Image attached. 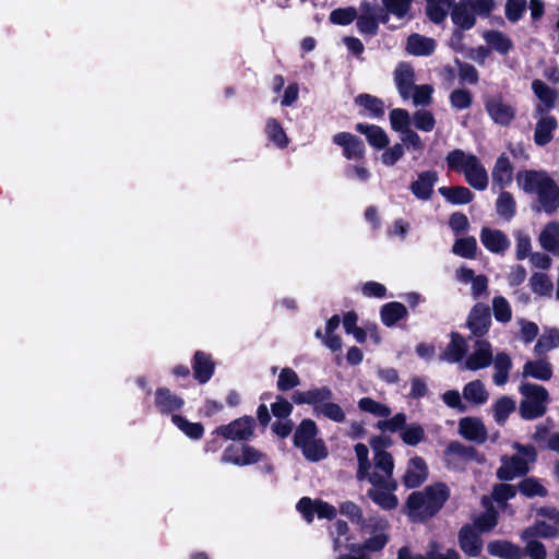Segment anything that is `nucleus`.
<instances>
[{
	"label": "nucleus",
	"mask_w": 559,
	"mask_h": 559,
	"mask_svg": "<svg viewBox=\"0 0 559 559\" xmlns=\"http://www.w3.org/2000/svg\"><path fill=\"white\" fill-rule=\"evenodd\" d=\"M450 336L451 341L447 345L440 358L449 362H459L466 355L467 344L465 338L457 332H452Z\"/></svg>",
	"instance_id": "nucleus-32"
},
{
	"label": "nucleus",
	"mask_w": 559,
	"mask_h": 559,
	"mask_svg": "<svg viewBox=\"0 0 559 559\" xmlns=\"http://www.w3.org/2000/svg\"><path fill=\"white\" fill-rule=\"evenodd\" d=\"M457 543L460 549L471 558L480 556L484 547V540L480 533L471 524H464L457 533Z\"/></svg>",
	"instance_id": "nucleus-7"
},
{
	"label": "nucleus",
	"mask_w": 559,
	"mask_h": 559,
	"mask_svg": "<svg viewBox=\"0 0 559 559\" xmlns=\"http://www.w3.org/2000/svg\"><path fill=\"white\" fill-rule=\"evenodd\" d=\"M355 104L362 107L368 112V116L372 118H382L384 116V103L377 96L367 93L359 94L355 98Z\"/></svg>",
	"instance_id": "nucleus-39"
},
{
	"label": "nucleus",
	"mask_w": 559,
	"mask_h": 559,
	"mask_svg": "<svg viewBox=\"0 0 559 559\" xmlns=\"http://www.w3.org/2000/svg\"><path fill=\"white\" fill-rule=\"evenodd\" d=\"M407 51L414 56H430L436 49V41L432 38L412 34L407 38Z\"/></svg>",
	"instance_id": "nucleus-36"
},
{
	"label": "nucleus",
	"mask_w": 559,
	"mask_h": 559,
	"mask_svg": "<svg viewBox=\"0 0 559 559\" xmlns=\"http://www.w3.org/2000/svg\"><path fill=\"white\" fill-rule=\"evenodd\" d=\"M360 10V15L356 17L357 29L360 34L374 36L378 33L377 7L362 1Z\"/></svg>",
	"instance_id": "nucleus-20"
},
{
	"label": "nucleus",
	"mask_w": 559,
	"mask_h": 559,
	"mask_svg": "<svg viewBox=\"0 0 559 559\" xmlns=\"http://www.w3.org/2000/svg\"><path fill=\"white\" fill-rule=\"evenodd\" d=\"M459 431L463 438L477 443L487 440V429L483 421L476 417H465L459 423Z\"/></svg>",
	"instance_id": "nucleus-23"
},
{
	"label": "nucleus",
	"mask_w": 559,
	"mask_h": 559,
	"mask_svg": "<svg viewBox=\"0 0 559 559\" xmlns=\"http://www.w3.org/2000/svg\"><path fill=\"white\" fill-rule=\"evenodd\" d=\"M355 130L360 134L366 135L369 145L374 147L376 150H383L390 143L386 132L377 124L358 122L355 126Z\"/></svg>",
	"instance_id": "nucleus-26"
},
{
	"label": "nucleus",
	"mask_w": 559,
	"mask_h": 559,
	"mask_svg": "<svg viewBox=\"0 0 559 559\" xmlns=\"http://www.w3.org/2000/svg\"><path fill=\"white\" fill-rule=\"evenodd\" d=\"M394 82L400 96L408 99L415 87V71L407 62H400L394 70Z\"/></svg>",
	"instance_id": "nucleus-17"
},
{
	"label": "nucleus",
	"mask_w": 559,
	"mask_h": 559,
	"mask_svg": "<svg viewBox=\"0 0 559 559\" xmlns=\"http://www.w3.org/2000/svg\"><path fill=\"white\" fill-rule=\"evenodd\" d=\"M437 181L438 173L426 170L418 175L417 179L411 183L409 189L417 199L427 201L431 198Z\"/></svg>",
	"instance_id": "nucleus-21"
},
{
	"label": "nucleus",
	"mask_w": 559,
	"mask_h": 559,
	"mask_svg": "<svg viewBox=\"0 0 559 559\" xmlns=\"http://www.w3.org/2000/svg\"><path fill=\"white\" fill-rule=\"evenodd\" d=\"M492 362L491 345L486 340H477L475 350L466 358L465 366L468 370L476 371L487 368Z\"/></svg>",
	"instance_id": "nucleus-16"
},
{
	"label": "nucleus",
	"mask_w": 559,
	"mask_h": 559,
	"mask_svg": "<svg viewBox=\"0 0 559 559\" xmlns=\"http://www.w3.org/2000/svg\"><path fill=\"white\" fill-rule=\"evenodd\" d=\"M332 141L335 145L343 148V156L348 160L365 159L366 146L364 141L350 132H338L333 135Z\"/></svg>",
	"instance_id": "nucleus-6"
},
{
	"label": "nucleus",
	"mask_w": 559,
	"mask_h": 559,
	"mask_svg": "<svg viewBox=\"0 0 559 559\" xmlns=\"http://www.w3.org/2000/svg\"><path fill=\"white\" fill-rule=\"evenodd\" d=\"M193 378L198 383H207L215 372V362L212 355L203 350H197L191 360Z\"/></svg>",
	"instance_id": "nucleus-12"
},
{
	"label": "nucleus",
	"mask_w": 559,
	"mask_h": 559,
	"mask_svg": "<svg viewBox=\"0 0 559 559\" xmlns=\"http://www.w3.org/2000/svg\"><path fill=\"white\" fill-rule=\"evenodd\" d=\"M408 310L405 305L399 301L384 304L380 309V319L386 328L394 326L399 321L406 319Z\"/></svg>",
	"instance_id": "nucleus-31"
},
{
	"label": "nucleus",
	"mask_w": 559,
	"mask_h": 559,
	"mask_svg": "<svg viewBox=\"0 0 559 559\" xmlns=\"http://www.w3.org/2000/svg\"><path fill=\"white\" fill-rule=\"evenodd\" d=\"M154 405L159 414L169 415L179 412L185 406V400L173 393L166 386H159L154 393Z\"/></svg>",
	"instance_id": "nucleus-9"
},
{
	"label": "nucleus",
	"mask_w": 559,
	"mask_h": 559,
	"mask_svg": "<svg viewBox=\"0 0 559 559\" xmlns=\"http://www.w3.org/2000/svg\"><path fill=\"white\" fill-rule=\"evenodd\" d=\"M402 441L411 447H415L425 439V430L419 424L405 426L401 432Z\"/></svg>",
	"instance_id": "nucleus-63"
},
{
	"label": "nucleus",
	"mask_w": 559,
	"mask_h": 559,
	"mask_svg": "<svg viewBox=\"0 0 559 559\" xmlns=\"http://www.w3.org/2000/svg\"><path fill=\"white\" fill-rule=\"evenodd\" d=\"M540 246L548 252L559 255V223L550 222L546 224L539 235Z\"/></svg>",
	"instance_id": "nucleus-35"
},
{
	"label": "nucleus",
	"mask_w": 559,
	"mask_h": 559,
	"mask_svg": "<svg viewBox=\"0 0 559 559\" xmlns=\"http://www.w3.org/2000/svg\"><path fill=\"white\" fill-rule=\"evenodd\" d=\"M536 194L540 207H533L535 211L544 210L549 215L557 212L559 207V187L552 178L545 186L540 187Z\"/></svg>",
	"instance_id": "nucleus-15"
},
{
	"label": "nucleus",
	"mask_w": 559,
	"mask_h": 559,
	"mask_svg": "<svg viewBox=\"0 0 559 559\" xmlns=\"http://www.w3.org/2000/svg\"><path fill=\"white\" fill-rule=\"evenodd\" d=\"M485 109L496 123L503 127L509 126L515 118V109L503 103L500 96L489 98L485 103Z\"/></svg>",
	"instance_id": "nucleus-11"
},
{
	"label": "nucleus",
	"mask_w": 559,
	"mask_h": 559,
	"mask_svg": "<svg viewBox=\"0 0 559 559\" xmlns=\"http://www.w3.org/2000/svg\"><path fill=\"white\" fill-rule=\"evenodd\" d=\"M496 211L498 215L507 221L513 218L516 214V202L511 192L501 191L496 200Z\"/></svg>",
	"instance_id": "nucleus-46"
},
{
	"label": "nucleus",
	"mask_w": 559,
	"mask_h": 559,
	"mask_svg": "<svg viewBox=\"0 0 559 559\" xmlns=\"http://www.w3.org/2000/svg\"><path fill=\"white\" fill-rule=\"evenodd\" d=\"M265 133L269 140L272 141L277 147H287L289 140L277 119L269 118L266 120Z\"/></svg>",
	"instance_id": "nucleus-48"
},
{
	"label": "nucleus",
	"mask_w": 559,
	"mask_h": 559,
	"mask_svg": "<svg viewBox=\"0 0 559 559\" xmlns=\"http://www.w3.org/2000/svg\"><path fill=\"white\" fill-rule=\"evenodd\" d=\"M320 430L311 418L302 419L296 427L293 436V444L297 449L305 448L308 443L318 438Z\"/></svg>",
	"instance_id": "nucleus-27"
},
{
	"label": "nucleus",
	"mask_w": 559,
	"mask_h": 559,
	"mask_svg": "<svg viewBox=\"0 0 559 559\" xmlns=\"http://www.w3.org/2000/svg\"><path fill=\"white\" fill-rule=\"evenodd\" d=\"M492 311L498 322L507 323L512 318L511 306L503 296H496L492 299Z\"/></svg>",
	"instance_id": "nucleus-60"
},
{
	"label": "nucleus",
	"mask_w": 559,
	"mask_h": 559,
	"mask_svg": "<svg viewBox=\"0 0 559 559\" xmlns=\"http://www.w3.org/2000/svg\"><path fill=\"white\" fill-rule=\"evenodd\" d=\"M466 326L473 336L478 338L484 337L491 326L489 306L484 302L475 304L468 313Z\"/></svg>",
	"instance_id": "nucleus-5"
},
{
	"label": "nucleus",
	"mask_w": 559,
	"mask_h": 559,
	"mask_svg": "<svg viewBox=\"0 0 559 559\" xmlns=\"http://www.w3.org/2000/svg\"><path fill=\"white\" fill-rule=\"evenodd\" d=\"M454 0H426V15L435 24H441Z\"/></svg>",
	"instance_id": "nucleus-38"
},
{
	"label": "nucleus",
	"mask_w": 559,
	"mask_h": 559,
	"mask_svg": "<svg viewBox=\"0 0 559 559\" xmlns=\"http://www.w3.org/2000/svg\"><path fill=\"white\" fill-rule=\"evenodd\" d=\"M463 397L475 405H483L488 400V392L480 380H474L463 388Z\"/></svg>",
	"instance_id": "nucleus-44"
},
{
	"label": "nucleus",
	"mask_w": 559,
	"mask_h": 559,
	"mask_svg": "<svg viewBox=\"0 0 559 559\" xmlns=\"http://www.w3.org/2000/svg\"><path fill=\"white\" fill-rule=\"evenodd\" d=\"M452 251L454 254L464 259H474L477 251V241L473 236L459 238L455 240Z\"/></svg>",
	"instance_id": "nucleus-52"
},
{
	"label": "nucleus",
	"mask_w": 559,
	"mask_h": 559,
	"mask_svg": "<svg viewBox=\"0 0 559 559\" xmlns=\"http://www.w3.org/2000/svg\"><path fill=\"white\" fill-rule=\"evenodd\" d=\"M304 457L309 462H320L329 456V450L323 439L317 438L301 448Z\"/></svg>",
	"instance_id": "nucleus-47"
},
{
	"label": "nucleus",
	"mask_w": 559,
	"mask_h": 559,
	"mask_svg": "<svg viewBox=\"0 0 559 559\" xmlns=\"http://www.w3.org/2000/svg\"><path fill=\"white\" fill-rule=\"evenodd\" d=\"M519 391L523 395L519 406L522 419L534 420L546 414L550 396L545 386L525 382L520 385Z\"/></svg>",
	"instance_id": "nucleus-3"
},
{
	"label": "nucleus",
	"mask_w": 559,
	"mask_h": 559,
	"mask_svg": "<svg viewBox=\"0 0 559 559\" xmlns=\"http://www.w3.org/2000/svg\"><path fill=\"white\" fill-rule=\"evenodd\" d=\"M480 241L488 251L496 254H503L510 247V240L502 230L487 226L480 230Z\"/></svg>",
	"instance_id": "nucleus-14"
},
{
	"label": "nucleus",
	"mask_w": 559,
	"mask_h": 559,
	"mask_svg": "<svg viewBox=\"0 0 559 559\" xmlns=\"http://www.w3.org/2000/svg\"><path fill=\"white\" fill-rule=\"evenodd\" d=\"M449 100L454 109L464 110L472 106L473 94L466 88H456L451 92Z\"/></svg>",
	"instance_id": "nucleus-61"
},
{
	"label": "nucleus",
	"mask_w": 559,
	"mask_h": 559,
	"mask_svg": "<svg viewBox=\"0 0 559 559\" xmlns=\"http://www.w3.org/2000/svg\"><path fill=\"white\" fill-rule=\"evenodd\" d=\"M530 468L525 459L520 455L503 457L501 466L497 469V477L503 481L513 480L515 477L525 476Z\"/></svg>",
	"instance_id": "nucleus-13"
},
{
	"label": "nucleus",
	"mask_w": 559,
	"mask_h": 559,
	"mask_svg": "<svg viewBox=\"0 0 559 559\" xmlns=\"http://www.w3.org/2000/svg\"><path fill=\"white\" fill-rule=\"evenodd\" d=\"M438 191L453 205L468 204L474 199V193L464 186L441 187Z\"/></svg>",
	"instance_id": "nucleus-33"
},
{
	"label": "nucleus",
	"mask_w": 559,
	"mask_h": 559,
	"mask_svg": "<svg viewBox=\"0 0 559 559\" xmlns=\"http://www.w3.org/2000/svg\"><path fill=\"white\" fill-rule=\"evenodd\" d=\"M513 165L509 157L502 153L495 163L491 171L492 188L498 187L500 190L509 187L513 181Z\"/></svg>",
	"instance_id": "nucleus-18"
},
{
	"label": "nucleus",
	"mask_w": 559,
	"mask_h": 559,
	"mask_svg": "<svg viewBox=\"0 0 559 559\" xmlns=\"http://www.w3.org/2000/svg\"><path fill=\"white\" fill-rule=\"evenodd\" d=\"M171 421L191 440H200L204 436V426L201 423H191L179 414H173Z\"/></svg>",
	"instance_id": "nucleus-40"
},
{
	"label": "nucleus",
	"mask_w": 559,
	"mask_h": 559,
	"mask_svg": "<svg viewBox=\"0 0 559 559\" xmlns=\"http://www.w3.org/2000/svg\"><path fill=\"white\" fill-rule=\"evenodd\" d=\"M558 346L559 331L557 329H550L537 340L534 349L537 354H543Z\"/></svg>",
	"instance_id": "nucleus-58"
},
{
	"label": "nucleus",
	"mask_w": 559,
	"mask_h": 559,
	"mask_svg": "<svg viewBox=\"0 0 559 559\" xmlns=\"http://www.w3.org/2000/svg\"><path fill=\"white\" fill-rule=\"evenodd\" d=\"M341 318L338 314L332 316L325 324V333L323 334L321 329H318L314 336L323 343L332 352H338L342 348V338L335 334V330L340 326Z\"/></svg>",
	"instance_id": "nucleus-24"
},
{
	"label": "nucleus",
	"mask_w": 559,
	"mask_h": 559,
	"mask_svg": "<svg viewBox=\"0 0 559 559\" xmlns=\"http://www.w3.org/2000/svg\"><path fill=\"white\" fill-rule=\"evenodd\" d=\"M450 11L451 20L457 28L468 31L475 26L476 15L467 0L454 1Z\"/></svg>",
	"instance_id": "nucleus-22"
},
{
	"label": "nucleus",
	"mask_w": 559,
	"mask_h": 559,
	"mask_svg": "<svg viewBox=\"0 0 559 559\" xmlns=\"http://www.w3.org/2000/svg\"><path fill=\"white\" fill-rule=\"evenodd\" d=\"M512 367L511 358L506 353H498L495 358L493 382L496 385H504L509 378V371Z\"/></svg>",
	"instance_id": "nucleus-49"
},
{
	"label": "nucleus",
	"mask_w": 559,
	"mask_h": 559,
	"mask_svg": "<svg viewBox=\"0 0 559 559\" xmlns=\"http://www.w3.org/2000/svg\"><path fill=\"white\" fill-rule=\"evenodd\" d=\"M255 426V419L252 416L245 415L228 424L219 425L212 435L225 440L247 442L254 436Z\"/></svg>",
	"instance_id": "nucleus-4"
},
{
	"label": "nucleus",
	"mask_w": 559,
	"mask_h": 559,
	"mask_svg": "<svg viewBox=\"0 0 559 559\" xmlns=\"http://www.w3.org/2000/svg\"><path fill=\"white\" fill-rule=\"evenodd\" d=\"M300 384V378L297 372L289 368H283L278 374L276 386L280 392H287Z\"/></svg>",
	"instance_id": "nucleus-54"
},
{
	"label": "nucleus",
	"mask_w": 559,
	"mask_h": 559,
	"mask_svg": "<svg viewBox=\"0 0 559 559\" xmlns=\"http://www.w3.org/2000/svg\"><path fill=\"white\" fill-rule=\"evenodd\" d=\"M530 284L532 290L539 296L550 294L554 287L547 274L542 272L534 273L530 278Z\"/></svg>",
	"instance_id": "nucleus-62"
},
{
	"label": "nucleus",
	"mask_w": 559,
	"mask_h": 559,
	"mask_svg": "<svg viewBox=\"0 0 559 559\" xmlns=\"http://www.w3.org/2000/svg\"><path fill=\"white\" fill-rule=\"evenodd\" d=\"M487 550L490 556L501 559H522L523 550L520 546L509 540H492L487 545Z\"/></svg>",
	"instance_id": "nucleus-30"
},
{
	"label": "nucleus",
	"mask_w": 559,
	"mask_h": 559,
	"mask_svg": "<svg viewBox=\"0 0 559 559\" xmlns=\"http://www.w3.org/2000/svg\"><path fill=\"white\" fill-rule=\"evenodd\" d=\"M390 124L393 131L404 133L409 129L411 117L406 109L395 108L389 115Z\"/></svg>",
	"instance_id": "nucleus-56"
},
{
	"label": "nucleus",
	"mask_w": 559,
	"mask_h": 559,
	"mask_svg": "<svg viewBox=\"0 0 559 559\" xmlns=\"http://www.w3.org/2000/svg\"><path fill=\"white\" fill-rule=\"evenodd\" d=\"M549 179L551 177L547 173L533 169L519 170L516 174V182L525 193H536Z\"/></svg>",
	"instance_id": "nucleus-19"
},
{
	"label": "nucleus",
	"mask_w": 559,
	"mask_h": 559,
	"mask_svg": "<svg viewBox=\"0 0 559 559\" xmlns=\"http://www.w3.org/2000/svg\"><path fill=\"white\" fill-rule=\"evenodd\" d=\"M559 537V524L547 523L543 520H536L535 523L528 527H526L522 534V540H527L530 538H544V539H555Z\"/></svg>",
	"instance_id": "nucleus-25"
},
{
	"label": "nucleus",
	"mask_w": 559,
	"mask_h": 559,
	"mask_svg": "<svg viewBox=\"0 0 559 559\" xmlns=\"http://www.w3.org/2000/svg\"><path fill=\"white\" fill-rule=\"evenodd\" d=\"M543 117L536 122L534 130V142L538 146H545L554 139V132L558 128L556 117L550 115H542Z\"/></svg>",
	"instance_id": "nucleus-28"
},
{
	"label": "nucleus",
	"mask_w": 559,
	"mask_h": 559,
	"mask_svg": "<svg viewBox=\"0 0 559 559\" xmlns=\"http://www.w3.org/2000/svg\"><path fill=\"white\" fill-rule=\"evenodd\" d=\"M358 408L361 412L372 414L374 416L386 418L391 414V408L371 397H361L358 401Z\"/></svg>",
	"instance_id": "nucleus-55"
},
{
	"label": "nucleus",
	"mask_w": 559,
	"mask_h": 559,
	"mask_svg": "<svg viewBox=\"0 0 559 559\" xmlns=\"http://www.w3.org/2000/svg\"><path fill=\"white\" fill-rule=\"evenodd\" d=\"M392 490L374 489L370 488L367 491V497L370 498L381 509L391 511L394 510L399 504L397 497L391 492Z\"/></svg>",
	"instance_id": "nucleus-45"
},
{
	"label": "nucleus",
	"mask_w": 559,
	"mask_h": 559,
	"mask_svg": "<svg viewBox=\"0 0 559 559\" xmlns=\"http://www.w3.org/2000/svg\"><path fill=\"white\" fill-rule=\"evenodd\" d=\"M493 418L499 426H503L509 416L516 409L515 401L510 396L499 397L492 405Z\"/></svg>",
	"instance_id": "nucleus-42"
},
{
	"label": "nucleus",
	"mask_w": 559,
	"mask_h": 559,
	"mask_svg": "<svg viewBox=\"0 0 559 559\" xmlns=\"http://www.w3.org/2000/svg\"><path fill=\"white\" fill-rule=\"evenodd\" d=\"M498 512L493 507H489L485 512L478 515L475 521V528L479 533L492 531L498 524Z\"/></svg>",
	"instance_id": "nucleus-53"
},
{
	"label": "nucleus",
	"mask_w": 559,
	"mask_h": 559,
	"mask_svg": "<svg viewBox=\"0 0 559 559\" xmlns=\"http://www.w3.org/2000/svg\"><path fill=\"white\" fill-rule=\"evenodd\" d=\"M357 17V11L353 7L334 9L329 16L332 24L346 26Z\"/></svg>",
	"instance_id": "nucleus-59"
},
{
	"label": "nucleus",
	"mask_w": 559,
	"mask_h": 559,
	"mask_svg": "<svg viewBox=\"0 0 559 559\" xmlns=\"http://www.w3.org/2000/svg\"><path fill=\"white\" fill-rule=\"evenodd\" d=\"M532 91L539 100V104L535 107V111L538 115H546L556 107L559 100L557 90L550 87L544 81L536 79L532 82Z\"/></svg>",
	"instance_id": "nucleus-8"
},
{
	"label": "nucleus",
	"mask_w": 559,
	"mask_h": 559,
	"mask_svg": "<svg viewBox=\"0 0 559 559\" xmlns=\"http://www.w3.org/2000/svg\"><path fill=\"white\" fill-rule=\"evenodd\" d=\"M471 164L467 169H464V177L466 182L478 191H484L488 187V174L479 158L477 160L469 159Z\"/></svg>",
	"instance_id": "nucleus-29"
},
{
	"label": "nucleus",
	"mask_w": 559,
	"mask_h": 559,
	"mask_svg": "<svg viewBox=\"0 0 559 559\" xmlns=\"http://www.w3.org/2000/svg\"><path fill=\"white\" fill-rule=\"evenodd\" d=\"M443 546L438 540H430L427 546L425 556L427 559H461L460 554L454 548H449L443 554Z\"/></svg>",
	"instance_id": "nucleus-57"
},
{
	"label": "nucleus",
	"mask_w": 559,
	"mask_h": 559,
	"mask_svg": "<svg viewBox=\"0 0 559 559\" xmlns=\"http://www.w3.org/2000/svg\"><path fill=\"white\" fill-rule=\"evenodd\" d=\"M428 473L426 461L416 455L408 461L402 483L408 489L417 488L427 480Z\"/></svg>",
	"instance_id": "nucleus-10"
},
{
	"label": "nucleus",
	"mask_w": 559,
	"mask_h": 559,
	"mask_svg": "<svg viewBox=\"0 0 559 559\" xmlns=\"http://www.w3.org/2000/svg\"><path fill=\"white\" fill-rule=\"evenodd\" d=\"M485 41L497 52L507 55L513 49L512 39L501 31L489 29L483 34Z\"/></svg>",
	"instance_id": "nucleus-37"
},
{
	"label": "nucleus",
	"mask_w": 559,
	"mask_h": 559,
	"mask_svg": "<svg viewBox=\"0 0 559 559\" xmlns=\"http://www.w3.org/2000/svg\"><path fill=\"white\" fill-rule=\"evenodd\" d=\"M469 159L477 160L478 157L472 153L466 154L461 148H454L450 151L445 157L447 166L450 170L463 174L464 169H467L469 167Z\"/></svg>",
	"instance_id": "nucleus-41"
},
{
	"label": "nucleus",
	"mask_w": 559,
	"mask_h": 559,
	"mask_svg": "<svg viewBox=\"0 0 559 559\" xmlns=\"http://www.w3.org/2000/svg\"><path fill=\"white\" fill-rule=\"evenodd\" d=\"M518 489L521 495L533 498V497H546L548 495L547 488L539 483L535 477H526L518 484Z\"/></svg>",
	"instance_id": "nucleus-50"
},
{
	"label": "nucleus",
	"mask_w": 559,
	"mask_h": 559,
	"mask_svg": "<svg viewBox=\"0 0 559 559\" xmlns=\"http://www.w3.org/2000/svg\"><path fill=\"white\" fill-rule=\"evenodd\" d=\"M444 456L447 460L451 456H457L465 461H477L481 462V460L478 459V451L476 448L472 445H464L463 443L459 441H451L445 450H444Z\"/></svg>",
	"instance_id": "nucleus-43"
},
{
	"label": "nucleus",
	"mask_w": 559,
	"mask_h": 559,
	"mask_svg": "<svg viewBox=\"0 0 559 559\" xmlns=\"http://www.w3.org/2000/svg\"><path fill=\"white\" fill-rule=\"evenodd\" d=\"M241 455L230 460V464L246 466L260 462L264 454L254 447L243 443L240 448Z\"/></svg>",
	"instance_id": "nucleus-51"
},
{
	"label": "nucleus",
	"mask_w": 559,
	"mask_h": 559,
	"mask_svg": "<svg viewBox=\"0 0 559 559\" xmlns=\"http://www.w3.org/2000/svg\"><path fill=\"white\" fill-rule=\"evenodd\" d=\"M527 9L526 0H507L504 13L511 23L519 22Z\"/></svg>",
	"instance_id": "nucleus-64"
},
{
	"label": "nucleus",
	"mask_w": 559,
	"mask_h": 559,
	"mask_svg": "<svg viewBox=\"0 0 559 559\" xmlns=\"http://www.w3.org/2000/svg\"><path fill=\"white\" fill-rule=\"evenodd\" d=\"M450 498V488L439 481L429 485L424 491H413L406 499L408 514L420 519L433 518Z\"/></svg>",
	"instance_id": "nucleus-2"
},
{
	"label": "nucleus",
	"mask_w": 559,
	"mask_h": 559,
	"mask_svg": "<svg viewBox=\"0 0 559 559\" xmlns=\"http://www.w3.org/2000/svg\"><path fill=\"white\" fill-rule=\"evenodd\" d=\"M523 377L548 381L552 377V366L549 361L544 359L528 360L523 366Z\"/></svg>",
	"instance_id": "nucleus-34"
},
{
	"label": "nucleus",
	"mask_w": 559,
	"mask_h": 559,
	"mask_svg": "<svg viewBox=\"0 0 559 559\" xmlns=\"http://www.w3.org/2000/svg\"><path fill=\"white\" fill-rule=\"evenodd\" d=\"M334 394L328 385H322L308 391L296 390L290 399L293 405H311L317 417L323 416L334 423L342 424L346 420L345 411L332 401Z\"/></svg>",
	"instance_id": "nucleus-1"
}]
</instances>
